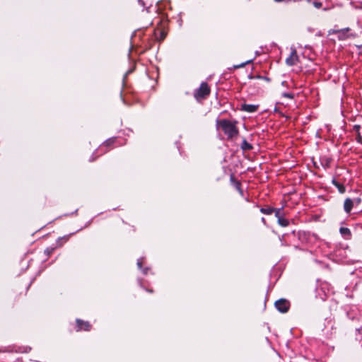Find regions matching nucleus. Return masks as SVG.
Instances as JSON below:
<instances>
[{
    "label": "nucleus",
    "instance_id": "1",
    "mask_svg": "<svg viewBox=\"0 0 362 362\" xmlns=\"http://www.w3.org/2000/svg\"><path fill=\"white\" fill-rule=\"evenodd\" d=\"M236 122L228 119L217 121V128H221L228 139H233L238 134V129L235 125Z\"/></svg>",
    "mask_w": 362,
    "mask_h": 362
},
{
    "label": "nucleus",
    "instance_id": "2",
    "mask_svg": "<svg viewBox=\"0 0 362 362\" xmlns=\"http://www.w3.org/2000/svg\"><path fill=\"white\" fill-rule=\"evenodd\" d=\"M210 93V88L206 83H202L194 93V97L197 99L204 98Z\"/></svg>",
    "mask_w": 362,
    "mask_h": 362
},
{
    "label": "nucleus",
    "instance_id": "3",
    "mask_svg": "<svg viewBox=\"0 0 362 362\" xmlns=\"http://www.w3.org/2000/svg\"><path fill=\"white\" fill-rule=\"evenodd\" d=\"M276 308L281 313L288 312L290 308V303L286 299H280L275 303Z\"/></svg>",
    "mask_w": 362,
    "mask_h": 362
},
{
    "label": "nucleus",
    "instance_id": "4",
    "mask_svg": "<svg viewBox=\"0 0 362 362\" xmlns=\"http://www.w3.org/2000/svg\"><path fill=\"white\" fill-rule=\"evenodd\" d=\"M298 61V57L296 49H293L291 54L286 59V64L289 66L295 65Z\"/></svg>",
    "mask_w": 362,
    "mask_h": 362
},
{
    "label": "nucleus",
    "instance_id": "5",
    "mask_svg": "<svg viewBox=\"0 0 362 362\" xmlns=\"http://www.w3.org/2000/svg\"><path fill=\"white\" fill-rule=\"evenodd\" d=\"M259 105L252 104H243L241 105V110L247 112H255L257 110Z\"/></svg>",
    "mask_w": 362,
    "mask_h": 362
},
{
    "label": "nucleus",
    "instance_id": "6",
    "mask_svg": "<svg viewBox=\"0 0 362 362\" xmlns=\"http://www.w3.org/2000/svg\"><path fill=\"white\" fill-rule=\"evenodd\" d=\"M78 330H86L88 331L90 328V325L88 322H83L81 320H76Z\"/></svg>",
    "mask_w": 362,
    "mask_h": 362
},
{
    "label": "nucleus",
    "instance_id": "7",
    "mask_svg": "<svg viewBox=\"0 0 362 362\" xmlns=\"http://www.w3.org/2000/svg\"><path fill=\"white\" fill-rule=\"evenodd\" d=\"M354 206V202L350 198H346L344 203V209L347 213L349 214Z\"/></svg>",
    "mask_w": 362,
    "mask_h": 362
},
{
    "label": "nucleus",
    "instance_id": "8",
    "mask_svg": "<svg viewBox=\"0 0 362 362\" xmlns=\"http://www.w3.org/2000/svg\"><path fill=\"white\" fill-rule=\"evenodd\" d=\"M339 232L345 239H349L351 236V231L348 228L341 227Z\"/></svg>",
    "mask_w": 362,
    "mask_h": 362
},
{
    "label": "nucleus",
    "instance_id": "9",
    "mask_svg": "<svg viewBox=\"0 0 362 362\" xmlns=\"http://www.w3.org/2000/svg\"><path fill=\"white\" fill-rule=\"evenodd\" d=\"M332 183L338 189L340 193L343 194L345 192L346 188L343 184L339 183L335 179L332 180Z\"/></svg>",
    "mask_w": 362,
    "mask_h": 362
},
{
    "label": "nucleus",
    "instance_id": "10",
    "mask_svg": "<svg viewBox=\"0 0 362 362\" xmlns=\"http://www.w3.org/2000/svg\"><path fill=\"white\" fill-rule=\"evenodd\" d=\"M278 223L283 227H286L289 224V221L286 218H285L284 216L281 218H279L278 220Z\"/></svg>",
    "mask_w": 362,
    "mask_h": 362
},
{
    "label": "nucleus",
    "instance_id": "11",
    "mask_svg": "<svg viewBox=\"0 0 362 362\" xmlns=\"http://www.w3.org/2000/svg\"><path fill=\"white\" fill-rule=\"evenodd\" d=\"M261 213L266 214V215H270L274 211V208L272 207H267V208H262L260 209Z\"/></svg>",
    "mask_w": 362,
    "mask_h": 362
},
{
    "label": "nucleus",
    "instance_id": "12",
    "mask_svg": "<svg viewBox=\"0 0 362 362\" xmlns=\"http://www.w3.org/2000/svg\"><path fill=\"white\" fill-rule=\"evenodd\" d=\"M241 148L244 151L250 150L252 148V146L251 144H250L246 140H243L241 144Z\"/></svg>",
    "mask_w": 362,
    "mask_h": 362
},
{
    "label": "nucleus",
    "instance_id": "13",
    "mask_svg": "<svg viewBox=\"0 0 362 362\" xmlns=\"http://www.w3.org/2000/svg\"><path fill=\"white\" fill-rule=\"evenodd\" d=\"M274 212L275 213V216L277 218L278 220L279 218H281L283 216L281 209L274 208Z\"/></svg>",
    "mask_w": 362,
    "mask_h": 362
},
{
    "label": "nucleus",
    "instance_id": "14",
    "mask_svg": "<svg viewBox=\"0 0 362 362\" xmlns=\"http://www.w3.org/2000/svg\"><path fill=\"white\" fill-rule=\"evenodd\" d=\"M352 201L354 202V206H358V204H361V199L359 198V197H357V198H355V199H352Z\"/></svg>",
    "mask_w": 362,
    "mask_h": 362
},
{
    "label": "nucleus",
    "instance_id": "15",
    "mask_svg": "<svg viewBox=\"0 0 362 362\" xmlns=\"http://www.w3.org/2000/svg\"><path fill=\"white\" fill-rule=\"evenodd\" d=\"M313 4L317 8H320L322 6V3L319 1H314Z\"/></svg>",
    "mask_w": 362,
    "mask_h": 362
},
{
    "label": "nucleus",
    "instance_id": "16",
    "mask_svg": "<svg viewBox=\"0 0 362 362\" xmlns=\"http://www.w3.org/2000/svg\"><path fill=\"white\" fill-rule=\"evenodd\" d=\"M356 140L357 141V142L361 144L362 143V138H361V134L360 133H358L357 134V136L356 137Z\"/></svg>",
    "mask_w": 362,
    "mask_h": 362
},
{
    "label": "nucleus",
    "instance_id": "17",
    "mask_svg": "<svg viewBox=\"0 0 362 362\" xmlns=\"http://www.w3.org/2000/svg\"><path fill=\"white\" fill-rule=\"evenodd\" d=\"M141 265H142V259H138V261H137V266H138V267H139V269H141V267H142Z\"/></svg>",
    "mask_w": 362,
    "mask_h": 362
},
{
    "label": "nucleus",
    "instance_id": "18",
    "mask_svg": "<svg viewBox=\"0 0 362 362\" xmlns=\"http://www.w3.org/2000/svg\"><path fill=\"white\" fill-rule=\"evenodd\" d=\"M354 130L357 132V134H358V133H360V132H359V129H360V126H359V125H355V126L354 127Z\"/></svg>",
    "mask_w": 362,
    "mask_h": 362
},
{
    "label": "nucleus",
    "instance_id": "19",
    "mask_svg": "<svg viewBox=\"0 0 362 362\" xmlns=\"http://www.w3.org/2000/svg\"><path fill=\"white\" fill-rule=\"evenodd\" d=\"M262 222H263V223H265V219H264V218H262Z\"/></svg>",
    "mask_w": 362,
    "mask_h": 362
},
{
    "label": "nucleus",
    "instance_id": "20",
    "mask_svg": "<svg viewBox=\"0 0 362 362\" xmlns=\"http://www.w3.org/2000/svg\"><path fill=\"white\" fill-rule=\"evenodd\" d=\"M276 1H278V2H280V1H283L284 0H275Z\"/></svg>",
    "mask_w": 362,
    "mask_h": 362
},
{
    "label": "nucleus",
    "instance_id": "21",
    "mask_svg": "<svg viewBox=\"0 0 362 362\" xmlns=\"http://www.w3.org/2000/svg\"><path fill=\"white\" fill-rule=\"evenodd\" d=\"M286 95L287 97L291 98V96H290V95H289V94H286Z\"/></svg>",
    "mask_w": 362,
    "mask_h": 362
}]
</instances>
